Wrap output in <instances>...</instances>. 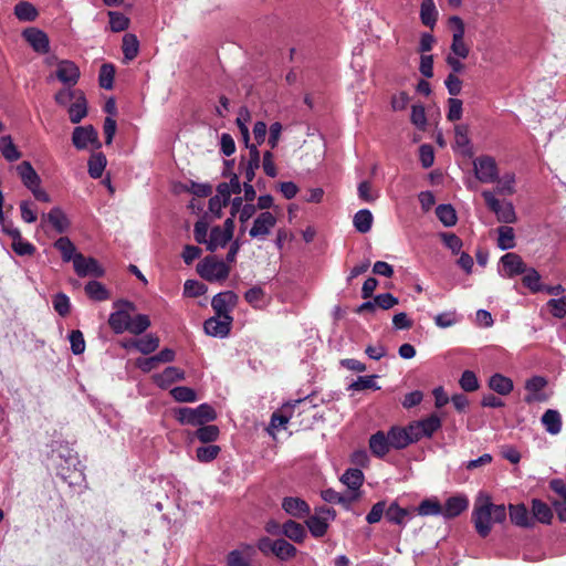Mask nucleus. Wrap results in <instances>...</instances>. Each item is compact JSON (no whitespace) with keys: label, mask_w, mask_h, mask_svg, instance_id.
<instances>
[{"label":"nucleus","mask_w":566,"mask_h":566,"mask_svg":"<svg viewBox=\"0 0 566 566\" xmlns=\"http://www.w3.org/2000/svg\"><path fill=\"white\" fill-rule=\"evenodd\" d=\"M472 164L474 176L480 182L494 184L497 180L499 166L494 157L481 155Z\"/></svg>","instance_id":"39448f33"},{"label":"nucleus","mask_w":566,"mask_h":566,"mask_svg":"<svg viewBox=\"0 0 566 566\" xmlns=\"http://www.w3.org/2000/svg\"><path fill=\"white\" fill-rule=\"evenodd\" d=\"M421 516L441 515V504L437 499H426L416 509Z\"/></svg>","instance_id":"864d4df0"},{"label":"nucleus","mask_w":566,"mask_h":566,"mask_svg":"<svg viewBox=\"0 0 566 566\" xmlns=\"http://www.w3.org/2000/svg\"><path fill=\"white\" fill-rule=\"evenodd\" d=\"M115 75V69L112 64H103L99 70V85L105 90H111L113 87Z\"/></svg>","instance_id":"e2e57ef3"},{"label":"nucleus","mask_w":566,"mask_h":566,"mask_svg":"<svg viewBox=\"0 0 566 566\" xmlns=\"http://www.w3.org/2000/svg\"><path fill=\"white\" fill-rule=\"evenodd\" d=\"M108 17L109 27L113 32L124 31L129 25V19L120 12L109 11Z\"/></svg>","instance_id":"bf43d9fd"},{"label":"nucleus","mask_w":566,"mask_h":566,"mask_svg":"<svg viewBox=\"0 0 566 566\" xmlns=\"http://www.w3.org/2000/svg\"><path fill=\"white\" fill-rule=\"evenodd\" d=\"M107 165V159L102 153H94L88 159V175L97 179L102 177L104 169Z\"/></svg>","instance_id":"e433bc0d"},{"label":"nucleus","mask_w":566,"mask_h":566,"mask_svg":"<svg viewBox=\"0 0 566 566\" xmlns=\"http://www.w3.org/2000/svg\"><path fill=\"white\" fill-rule=\"evenodd\" d=\"M302 401L303 399H297L293 402L284 403L279 411L272 415L271 427L276 430L284 428L293 415L294 407Z\"/></svg>","instance_id":"4be33fe9"},{"label":"nucleus","mask_w":566,"mask_h":566,"mask_svg":"<svg viewBox=\"0 0 566 566\" xmlns=\"http://www.w3.org/2000/svg\"><path fill=\"white\" fill-rule=\"evenodd\" d=\"M25 41L32 49L41 54L48 53L50 50V40L45 32L36 28H30L23 31Z\"/></svg>","instance_id":"f3484780"},{"label":"nucleus","mask_w":566,"mask_h":566,"mask_svg":"<svg viewBox=\"0 0 566 566\" xmlns=\"http://www.w3.org/2000/svg\"><path fill=\"white\" fill-rule=\"evenodd\" d=\"M454 145L463 155L471 156L472 147L469 138V127L464 124L455 125L454 127Z\"/></svg>","instance_id":"a878e982"},{"label":"nucleus","mask_w":566,"mask_h":566,"mask_svg":"<svg viewBox=\"0 0 566 566\" xmlns=\"http://www.w3.org/2000/svg\"><path fill=\"white\" fill-rule=\"evenodd\" d=\"M171 397L178 402H195L198 400L196 391L186 386H178L170 390Z\"/></svg>","instance_id":"5fc2aeb1"},{"label":"nucleus","mask_w":566,"mask_h":566,"mask_svg":"<svg viewBox=\"0 0 566 566\" xmlns=\"http://www.w3.org/2000/svg\"><path fill=\"white\" fill-rule=\"evenodd\" d=\"M85 292L94 301H105L109 297L107 289L97 281H90L85 285Z\"/></svg>","instance_id":"3c124183"},{"label":"nucleus","mask_w":566,"mask_h":566,"mask_svg":"<svg viewBox=\"0 0 566 566\" xmlns=\"http://www.w3.org/2000/svg\"><path fill=\"white\" fill-rule=\"evenodd\" d=\"M74 271L78 276H96L101 277L104 275V269L99 265L97 260L94 258H85L82 253L75 256Z\"/></svg>","instance_id":"ddd939ff"},{"label":"nucleus","mask_w":566,"mask_h":566,"mask_svg":"<svg viewBox=\"0 0 566 566\" xmlns=\"http://www.w3.org/2000/svg\"><path fill=\"white\" fill-rule=\"evenodd\" d=\"M231 323H232L231 315H224V316L217 315L216 317L208 318L203 324V328L208 335L213 336V337L223 338V337L228 336V334L230 332Z\"/></svg>","instance_id":"4468645a"},{"label":"nucleus","mask_w":566,"mask_h":566,"mask_svg":"<svg viewBox=\"0 0 566 566\" xmlns=\"http://www.w3.org/2000/svg\"><path fill=\"white\" fill-rule=\"evenodd\" d=\"M340 481L350 490H358L364 482V474L359 469H348L342 475Z\"/></svg>","instance_id":"a19ab883"},{"label":"nucleus","mask_w":566,"mask_h":566,"mask_svg":"<svg viewBox=\"0 0 566 566\" xmlns=\"http://www.w3.org/2000/svg\"><path fill=\"white\" fill-rule=\"evenodd\" d=\"M282 507L289 515L298 518L310 513V505L300 497H285L282 502Z\"/></svg>","instance_id":"5701e85b"},{"label":"nucleus","mask_w":566,"mask_h":566,"mask_svg":"<svg viewBox=\"0 0 566 566\" xmlns=\"http://www.w3.org/2000/svg\"><path fill=\"white\" fill-rule=\"evenodd\" d=\"M56 78L67 87L76 85L81 72L78 66L70 60H59L55 70Z\"/></svg>","instance_id":"f8f14e48"},{"label":"nucleus","mask_w":566,"mask_h":566,"mask_svg":"<svg viewBox=\"0 0 566 566\" xmlns=\"http://www.w3.org/2000/svg\"><path fill=\"white\" fill-rule=\"evenodd\" d=\"M440 238L443 244L453 253L459 254L463 247L462 240L454 233L442 232Z\"/></svg>","instance_id":"0e129e2a"},{"label":"nucleus","mask_w":566,"mask_h":566,"mask_svg":"<svg viewBox=\"0 0 566 566\" xmlns=\"http://www.w3.org/2000/svg\"><path fill=\"white\" fill-rule=\"evenodd\" d=\"M0 151L8 161H15L21 157V151L17 148L10 135L0 137Z\"/></svg>","instance_id":"c9c22d12"},{"label":"nucleus","mask_w":566,"mask_h":566,"mask_svg":"<svg viewBox=\"0 0 566 566\" xmlns=\"http://www.w3.org/2000/svg\"><path fill=\"white\" fill-rule=\"evenodd\" d=\"M282 534L295 543H302L306 536L305 528L292 520L282 525Z\"/></svg>","instance_id":"72a5a7b5"},{"label":"nucleus","mask_w":566,"mask_h":566,"mask_svg":"<svg viewBox=\"0 0 566 566\" xmlns=\"http://www.w3.org/2000/svg\"><path fill=\"white\" fill-rule=\"evenodd\" d=\"M70 120L73 124L80 123L87 115V102L83 92H78L75 102L70 105L69 109Z\"/></svg>","instance_id":"c85d7f7f"},{"label":"nucleus","mask_w":566,"mask_h":566,"mask_svg":"<svg viewBox=\"0 0 566 566\" xmlns=\"http://www.w3.org/2000/svg\"><path fill=\"white\" fill-rule=\"evenodd\" d=\"M18 176L21 179V182L27 189H31L32 187L36 186L38 184H41V177L35 171V169L32 167L30 161H21L14 167Z\"/></svg>","instance_id":"412c9836"},{"label":"nucleus","mask_w":566,"mask_h":566,"mask_svg":"<svg viewBox=\"0 0 566 566\" xmlns=\"http://www.w3.org/2000/svg\"><path fill=\"white\" fill-rule=\"evenodd\" d=\"M196 437L203 443L213 442L219 437V428L214 424L201 426L196 431Z\"/></svg>","instance_id":"052dcab7"},{"label":"nucleus","mask_w":566,"mask_h":566,"mask_svg":"<svg viewBox=\"0 0 566 566\" xmlns=\"http://www.w3.org/2000/svg\"><path fill=\"white\" fill-rule=\"evenodd\" d=\"M249 148V159L240 163V171L244 176V182H251L255 176V170L260 167V151L255 145L247 146Z\"/></svg>","instance_id":"6ab92c4d"},{"label":"nucleus","mask_w":566,"mask_h":566,"mask_svg":"<svg viewBox=\"0 0 566 566\" xmlns=\"http://www.w3.org/2000/svg\"><path fill=\"white\" fill-rule=\"evenodd\" d=\"M373 214L367 209L357 211L354 216V227L360 233H367L371 229Z\"/></svg>","instance_id":"37998d69"},{"label":"nucleus","mask_w":566,"mask_h":566,"mask_svg":"<svg viewBox=\"0 0 566 566\" xmlns=\"http://www.w3.org/2000/svg\"><path fill=\"white\" fill-rule=\"evenodd\" d=\"M335 511L322 506L316 510L315 514L310 516L306 525L314 537H322L326 534L331 521L335 520Z\"/></svg>","instance_id":"0eeeda50"},{"label":"nucleus","mask_w":566,"mask_h":566,"mask_svg":"<svg viewBox=\"0 0 566 566\" xmlns=\"http://www.w3.org/2000/svg\"><path fill=\"white\" fill-rule=\"evenodd\" d=\"M238 302V295L232 291L218 293L211 301L212 308L218 316L230 315Z\"/></svg>","instance_id":"dca6fc26"},{"label":"nucleus","mask_w":566,"mask_h":566,"mask_svg":"<svg viewBox=\"0 0 566 566\" xmlns=\"http://www.w3.org/2000/svg\"><path fill=\"white\" fill-rule=\"evenodd\" d=\"M55 248L61 252L64 262L72 261L74 263L75 256L78 254L73 242L67 237H61L54 243Z\"/></svg>","instance_id":"58836bf2"},{"label":"nucleus","mask_w":566,"mask_h":566,"mask_svg":"<svg viewBox=\"0 0 566 566\" xmlns=\"http://www.w3.org/2000/svg\"><path fill=\"white\" fill-rule=\"evenodd\" d=\"M532 511L535 518L544 524H549L553 518V513L551 507L539 500H533L532 502Z\"/></svg>","instance_id":"09e8293b"},{"label":"nucleus","mask_w":566,"mask_h":566,"mask_svg":"<svg viewBox=\"0 0 566 566\" xmlns=\"http://www.w3.org/2000/svg\"><path fill=\"white\" fill-rule=\"evenodd\" d=\"M389 444L394 449H402L409 444L406 429L391 428L387 433Z\"/></svg>","instance_id":"49530a36"},{"label":"nucleus","mask_w":566,"mask_h":566,"mask_svg":"<svg viewBox=\"0 0 566 566\" xmlns=\"http://www.w3.org/2000/svg\"><path fill=\"white\" fill-rule=\"evenodd\" d=\"M134 347L144 355L155 352L159 346V339L153 335H146L136 340H132Z\"/></svg>","instance_id":"a18cd8bd"},{"label":"nucleus","mask_w":566,"mask_h":566,"mask_svg":"<svg viewBox=\"0 0 566 566\" xmlns=\"http://www.w3.org/2000/svg\"><path fill=\"white\" fill-rule=\"evenodd\" d=\"M115 305H122L125 308L112 313L108 318V324L114 333L122 334L128 331L132 318L129 311H134L135 306L128 301H118Z\"/></svg>","instance_id":"9d476101"},{"label":"nucleus","mask_w":566,"mask_h":566,"mask_svg":"<svg viewBox=\"0 0 566 566\" xmlns=\"http://www.w3.org/2000/svg\"><path fill=\"white\" fill-rule=\"evenodd\" d=\"M14 14L21 21H33L38 17V10L32 3L22 1L15 4Z\"/></svg>","instance_id":"8fccbe9b"},{"label":"nucleus","mask_w":566,"mask_h":566,"mask_svg":"<svg viewBox=\"0 0 566 566\" xmlns=\"http://www.w3.org/2000/svg\"><path fill=\"white\" fill-rule=\"evenodd\" d=\"M495 195L512 196L516 192V176L514 172H505L502 176L497 174L495 180Z\"/></svg>","instance_id":"393cba45"},{"label":"nucleus","mask_w":566,"mask_h":566,"mask_svg":"<svg viewBox=\"0 0 566 566\" xmlns=\"http://www.w3.org/2000/svg\"><path fill=\"white\" fill-rule=\"evenodd\" d=\"M11 248L18 255H32L35 252V247L23 240L21 234L12 240Z\"/></svg>","instance_id":"69168bd1"},{"label":"nucleus","mask_w":566,"mask_h":566,"mask_svg":"<svg viewBox=\"0 0 566 566\" xmlns=\"http://www.w3.org/2000/svg\"><path fill=\"white\" fill-rule=\"evenodd\" d=\"M72 143L78 150L86 149L90 146L93 149L102 147L98 133L92 125L75 127L72 134Z\"/></svg>","instance_id":"6e6552de"},{"label":"nucleus","mask_w":566,"mask_h":566,"mask_svg":"<svg viewBox=\"0 0 566 566\" xmlns=\"http://www.w3.org/2000/svg\"><path fill=\"white\" fill-rule=\"evenodd\" d=\"M523 274V284L526 287H528L532 292L542 291L541 275L535 269L526 268V271Z\"/></svg>","instance_id":"6e6d98bb"},{"label":"nucleus","mask_w":566,"mask_h":566,"mask_svg":"<svg viewBox=\"0 0 566 566\" xmlns=\"http://www.w3.org/2000/svg\"><path fill=\"white\" fill-rule=\"evenodd\" d=\"M542 424L549 434H558L562 430V416L555 409H548L542 416Z\"/></svg>","instance_id":"2f4dec72"},{"label":"nucleus","mask_w":566,"mask_h":566,"mask_svg":"<svg viewBox=\"0 0 566 566\" xmlns=\"http://www.w3.org/2000/svg\"><path fill=\"white\" fill-rule=\"evenodd\" d=\"M489 388L501 396H507L512 392L513 380L500 373L492 375L488 381Z\"/></svg>","instance_id":"b1692460"},{"label":"nucleus","mask_w":566,"mask_h":566,"mask_svg":"<svg viewBox=\"0 0 566 566\" xmlns=\"http://www.w3.org/2000/svg\"><path fill=\"white\" fill-rule=\"evenodd\" d=\"M436 214L444 227H453L457 223V213L451 205H439Z\"/></svg>","instance_id":"c03bdc74"},{"label":"nucleus","mask_w":566,"mask_h":566,"mask_svg":"<svg viewBox=\"0 0 566 566\" xmlns=\"http://www.w3.org/2000/svg\"><path fill=\"white\" fill-rule=\"evenodd\" d=\"M231 240L232 237L229 235V232L221 230V227H214L210 231L209 240L207 241V250L213 252L220 248H224Z\"/></svg>","instance_id":"473e14b6"},{"label":"nucleus","mask_w":566,"mask_h":566,"mask_svg":"<svg viewBox=\"0 0 566 566\" xmlns=\"http://www.w3.org/2000/svg\"><path fill=\"white\" fill-rule=\"evenodd\" d=\"M468 506L469 500L465 495L451 496L441 506V515L444 518H453L464 512Z\"/></svg>","instance_id":"a211bd4d"},{"label":"nucleus","mask_w":566,"mask_h":566,"mask_svg":"<svg viewBox=\"0 0 566 566\" xmlns=\"http://www.w3.org/2000/svg\"><path fill=\"white\" fill-rule=\"evenodd\" d=\"M390 448L388 437L382 431H377L369 439V449L378 458L385 457Z\"/></svg>","instance_id":"c756f323"},{"label":"nucleus","mask_w":566,"mask_h":566,"mask_svg":"<svg viewBox=\"0 0 566 566\" xmlns=\"http://www.w3.org/2000/svg\"><path fill=\"white\" fill-rule=\"evenodd\" d=\"M552 315L556 318H563L566 315V297L552 298L547 302Z\"/></svg>","instance_id":"774afa93"},{"label":"nucleus","mask_w":566,"mask_h":566,"mask_svg":"<svg viewBox=\"0 0 566 566\" xmlns=\"http://www.w3.org/2000/svg\"><path fill=\"white\" fill-rule=\"evenodd\" d=\"M244 298L254 308H261L264 305V291L260 286H253L245 292Z\"/></svg>","instance_id":"680f3d73"},{"label":"nucleus","mask_w":566,"mask_h":566,"mask_svg":"<svg viewBox=\"0 0 566 566\" xmlns=\"http://www.w3.org/2000/svg\"><path fill=\"white\" fill-rule=\"evenodd\" d=\"M139 42L135 34L126 33L123 38V53L128 61L135 59L138 54Z\"/></svg>","instance_id":"de8ad7c7"},{"label":"nucleus","mask_w":566,"mask_h":566,"mask_svg":"<svg viewBox=\"0 0 566 566\" xmlns=\"http://www.w3.org/2000/svg\"><path fill=\"white\" fill-rule=\"evenodd\" d=\"M448 23L452 28L450 54H454L460 59H467L469 56L470 49L464 42L465 28L462 19L458 15H452L449 18Z\"/></svg>","instance_id":"423d86ee"},{"label":"nucleus","mask_w":566,"mask_h":566,"mask_svg":"<svg viewBox=\"0 0 566 566\" xmlns=\"http://www.w3.org/2000/svg\"><path fill=\"white\" fill-rule=\"evenodd\" d=\"M175 417L181 424L202 426L217 418L214 409L208 403L196 408L182 407L175 410Z\"/></svg>","instance_id":"f03ea898"},{"label":"nucleus","mask_w":566,"mask_h":566,"mask_svg":"<svg viewBox=\"0 0 566 566\" xmlns=\"http://www.w3.org/2000/svg\"><path fill=\"white\" fill-rule=\"evenodd\" d=\"M276 224V218L269 211L261 212L253 221L249 234L253 239L265 240Z\"/></svg>","instance_id":"9b49d317"},{"label":"nucleus","mask_w":566,"mask_h":566,"mask_svg":"<svg viewBox=\"0 0 566 566\" xmlns=\"http://www.w3.org/2000/svg\"><path fill=\"white\" fill-rule=\"evenodd\" d=\"M547 381L544 377L534 376L530 378L525 384V389L527 391L524 400L527 403L543 402L547 400V396L543 391Z\"/></svg>","instance_id":"2eb2a0df"},{"label":"nucleus","mask_w":566,"mask_h":566,"mask_svg":"<svg viewBox=\"0 0 566 566\" xmlns=\"http://www.w3.org/2000/svg\"><path fill=\"white\" fill-rule=\"evenodd\" d=\"M510 517L513 524L521 527L531 525L527 509L523 504L510 505Z\"/></svg>","instance_id":"ea45409f"},{"label":"nucleus","mask_w":566,"mask_h":566,"mask_svg":"<svg viewBox=\"0 0 566 566\" xmlns=\"http://www.w3.org/2000/svg\"><path fill=\"white\" fill-rule=\"evenodd\" d=\"M197 272L206 281L221 282L229 276L230 266L227 262L209 255L197 264Z\"/></svg>","instance_id":"20e7f679"},{"label":"nucleus","mask_w":566,"mask_h":566,"mask_svg":"<svg viewBox=\"0 0 566 566\" xmlns=\"http://www.w3.org/2000/svg\"><path fill=\"white\" fill-rule=\"evenodd\" d=\"M497 248L502 251L514 249L516 245L515 231L512 227L505 224L496 229Z\"/></svg>","instance_id":"7c9ffc66"},{"label":"nucleus","mask_w":566,"mask_h":566,"mask_svg":"<svg viewBox=\"0 0 566 566\" xmlns=\"http://www.w3.org/2000/svg\"><path fill=\"white\" fill-rule=\"evenodd\" d=\"M438 11L433 0H423L420 7L421 22L432 28L437 22Z\"/></svg>","instance_id":"4c0bfd02"},{"label":"nucleus","mask_w":566,"mask_h":566,"mask_svg":"<svg viewBox=\"0 0 566 566\" xmlns=\"http://www.w3.org/2000/svg\"><path fill=\"white\" fill-rule=\"evenodd\" d=\"M182 379H185L184 370L175 366H169L163 373L153 375L154 382L163 389Z\"/></svg>","instance_id":"aec40b11"},{"label":"nucleus","mask_w":566,"mask_h":566,"mask_svg":"<svg viewBox=\"0 0 566 566\" xmlns=\"http://www.w3.org/2000/svg\"><path fill=\"white\" fill-rule=\"evenodd\" d=\"M273 555L281 560H287L296 555V547L287 541L280 538L275 539Z\"/></svg>","instance_id":"79ce46f5"},{"label":"nucleus","mask_w":566,"mask_h":566,"mask_svg":"<svg viewBox=\"0 0 566 566\" xmlns=\"http://www.w3.org/2000/svg\"><path fill=\"white\" fill-rule=\"evenodd\" d=\"M150 326L149 317L145 314H138L136 316H132L130 324L128 325V331L132 334L139 335L144 333Z\"/></svg>","instance_id":"13d9d810"},{"label":"nucleus","mask_w":566,"mask_h":566,"mask_svg":"<svg viewBox=\"0 0 566 566\" xmlns=\"http://www.w3.org/2000/svg\"><path fill=\"white\" fill-rule=\"evenodd\" d=\"M506 520V509L503 504H493L491 496L480 493L472 511V522L481 537H486L495 523Z\"/></svg>","instance_id":"f257e3e1"},{"label":"nucleus","mask_w":566,"mask_h":566,"mask_svg":"<svg viewBox=\"0 0 566 566\" xmlns=\"http://www.w3.org/2000/svg\"><path fill=\"white\" fill-rule=\"evenodd\" d=\"M421 427V432L424 438H430L432 434L441 428L442 420L438 415H431L422 420L418 421Z\"/></svg>","instance_id":"603ef678"},{"label":"nucleus","mask_w":566,"mask_h":566,"mask_svg":"<svg viewBox=\"0 0 566 566\" xmlns=\"http://www.w3.org/2000/svg\"><path fill=\"white\" fill-rule=\"evenodd\" d=\"M459 384L460 387L468 392H472L479 389L478 377L472 370L463 371Z\"/></svg>","instance_id":"338daca9"},{"label":"nucleus","mask_w":566,"mask_h":566,"mask_svg":"<svg viewBox=\"0 0 566 566\" xmlns=\"http://www.w3.org/2000/svg\"><path fill=\"white\" fill-rule=\"evenodd\" d=\"M461 317L455 311L439 313L434 316V324L440 328H448L459 323Z\"/></svg>","instance_id":"4d7b16f0"},{"label":"nucleus","mask_w":566,"mask_h":566,"mask_svg":"<svg viewBox=\"0 0 566 566\" xmlns=\"http://www.w3.org/2000/svg\"><path fill=\"white\" fill-rule=\"evenodd\" d=\"M241 191V184L239 177L233 174L229 182H221L217 187V195L229 202L232 193H239Z\"/></svg>","instance_id":"f704fd0d"},{"label":"nucleus","mask_w":566,"mask_h":566,"mask_svg":"<svg viewBox=\"0 0 566 566\" xmlns=\"http://www.w3.org/2000/svg\"><path fill=\"white\" fill-rule=\"evenodd\" d=\"M43 218L46 219L59 233L65 232L70 227V221L60 207L52 208Z\"/></svg>","instance_id":"bb28decb"},{"label":"nucleus","mask_w":566,"mask_h":566,"mask_svg":"<svg viewBox=\"0 0 566 566\" xmlns=\"http://www.w3.org/2000/svg\"><path fill=\"white\" fill-rule=\"evenodd\" d=\"M411 516L412 512L400 507L397 502H392L386 510V518L388 522L397 525H405Z\"/></svg>","instance_id":"cd10ccee"},{"label":"nucleus","mask_w":566,"mask_h":566,"mask_svg":"<svg viewBox=\"0 0 566 566\" xmlns=\"http://www.w3.org/2000/svg\"><path fill=\"white\" fill-rule=\"evenodd\" d=\"M482 197L486 207L495 214L499 222L511 224L517 221V214L511 201L497 199L495 192L491 190H483Z\"/></svg>","instance_id":"7ed1b4c3"},{"label":"nucleus","mask_w":566,"mask_h":566,"mask_svg":"<svg viewBox=\"0 0 566 566\" xmlns=\"http://www.w3.org/2000/svg\"><path fill=\"white\" fill-rule=\"evenodd\" d=\"M526 268L525 262L518 254L509 252L500 259L499 274L502 277L511 279L523 274Z\"/></svg>","instance_id":"1a4fd4ad"}]
</instances>
